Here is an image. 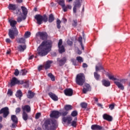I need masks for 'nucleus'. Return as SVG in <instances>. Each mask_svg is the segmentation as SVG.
I'll return each mask as SVG.
<instances>
[{
  "label": "nucleus",
  "instance_id": "obj_35",
  "mask_svg": "<svg viewBox=\"0 0 130 130\" xmlns=\"http://www.w3.org/2000/svg\"><path fill=\"white\" fill-rule=\"evenodd\" d=\"M76 60H77V61H78V62H79L80 63H81V62H83V61H84V60L83 59V58L81 56H78L76 57Z\"/></svg>",
  "mask_w": 130,
  "mask_h": 130
},
{
  "label": "nucleus",
  "instance_id": "obj_64",
  "mask_svg": "<svg viewBox=\"0 0 130 130\" xmlns=\"http://www.w3.org/2000/svg\"><path fill=\"white\" fill-rule=\"evenodd\" d=\"M77 53L78 54H82V51H81L80 50H78Z\"/></svg>",
  "mask_w": 130,
  "mask_h": 130
},
{
  "label": "nucleus",
  "instance_id": "obj_41",
  "mask_svg": "<svg viewBox=\"0 0 130 130\" xmlns=\"http://www.w3.org/2000/svg\"><path fill=\"white\" fill-rule=\"evenodd\" d=\"M25 39L24 38H21L18 40V43H25Z\"/></svg>",
  "mask_w": 130,
  "mask_h": 130
},
{
  "label": "nucleus",
  "instance_id": "obj_12",
  "mask_svg": "<svg viewBox=\"0 0 130 130\" xmlns=\"http://www.w3.org/2000/svg\"><path fill=\"white\" fill-rule=\"evenodd\" d=\"M59 114H60L59 112L57 111H53L50 114V117H52V118H58V117H59Z\"/></svg>",
  "mask_w": 130,
  "mask_h": 130
},
{
  "label": "nucleus",
  "instance_id": "obj_27",
  "mask_svg": "<svg viewBox=\"0 0 130 130\" xmlns=\"http://www.w3.org/2000/svg\"><path fill=\"white\" fill-rule=\"evenodd\" d=\"M21 81H23V82L21 84H23V86L25 88H28L29 87V81L27 80H21Z\"/></svg>",
  "mask_w": 130,
  "mask_h": 130
},
{
  "label": "nucleus",
  "instance_id": "obj_34",
  "mask_svg": "<svg viewBox=\"0 0 130 130\" xmlns=\"http://www.w3.org/2000/svg\"><path fill=\"white\" fill-rule=\"evenodd\" d=\"M48 76L49 77V78H50L51 81H55V78L54 77V76H53V75H52V74L49 73L48 74Z\"/></svg>",
  "mask_w": 130,
  "mask_h": 130
},
{
  "label": "nucleus",
  "instance_id": "obj_55",
  "mask_svg": "<svg viewBox=\"0 0 130 130\" xmlns=\"http://www.w3.org/2000/svg\"><path fill=\"white\" fill-rule=\"evenodd\" d=\"M91 87L88 84H85V88L88 89V90H90Z\"/></svg>",
  "mask_w": 130,
  "mask_h": 130
},
{
  "label": "nucleus",
  "instance_id": "obj_32",
  "mask_svg": "<svg viewBox=\"0 0 130 130\" xmlns=\"http://www.w3.org/2000/svg\"><path fill=\"white\" fill-rule=\"evenodd\" d=\"M53 21H54V16L51 14L49 16L48 22L49 23H52Z\"/></svg>",
  "mask_w": 130,
  "mask_h": 130
},
{
  "label": "nucleus",
  "instance_id": "obj_33",
  "mask_svg": "<svg viewBox=\"0 0 130 130\" xmlns=\"http://www.w3.org/2000/svg\"><path fill=\"white\" fill-rule=\"evenodd\" d=\"M58 51L59 52V53H62V52H64V51H66V50H64V47H63V45H62L61 46L58 47Z\"/></svg>",
  "mask_w": 130,
  "mask_h": 130
},
{
  "label": "nucleus",
  "instance_id": "obj_37",
  "mask_svg": "<svg viewBox=\"0 0 130 130\" xmlns=\"http://www.w3.org/2000/svg\"><path fill=\"white\" fill-rule=\"evenodd\" d=\"M61 23V21L59 20V19H57V21H56V24H57V28L58 29H60L61 28V26H60V24Z\"/></svg>",
  "mask_w": 130,
  "mask_h": 130
},
{
  "label": "nucleus",
  "instance_id": "obj_56",
  "mask_svg": "<svg viewBox=\"0 0 130 130\" xmlns=\"http://www.w3.org/2000/svg\"><path fill=\"white\" fill-rule=\"evenodd\" d=\"M21 111V109L20 108H17L16 109L15 112L16 113H19Z\"/></svg>",
  "mask_w": 130,
  "mask_h": 130
},
{
  "label": "nucleus",
  "instance_id": "obj_51",
  "mask_svg": "<svg viewBox=\"0 0 130 130\" xmlns=\"http://www.w3.org/2000/svg\"><path fill=\"white\" fill-rule=\"evenodd\" d=\"M19 74H20L19 70L18 69H16L14 72L15 76H19Z\"/></svg>",
  "mask_w": 130,
  "mask_h": 130
},
{
  "label": "nucleus",
  "instance_id": "obj_19",
  "mask_svg": "<svg viewBox=\"0 0 130 130\" xmlns=\"http://www.w3.org/2000/svg\"><path fill=\"white\" fill-rule=\"evenodd\" d=\"M49 96L52 99V100H54V101H57L58 100V98H57V96L55 95L54 93L52 92H49L48 93Z\"/></svg>",
  "mask_w": 130,
  "mask_h": 130
},
{
  "label": "nucleus",
  "instance_id": "obj_58",
  "mask_svg": "<svg viewBox=\"0 0 130 130\" xmlns=\"http://www.w3.org/2000/svg\"><path fill=\"white\" fill-rule=\"evenodd\" d=\"M33 58H34V55H31L29 57L28 60H31V59H33Z\"/></svg>",
  "mask_w": 130,
  "mask_h": 130
},
{
  "label": "nucleus",
  "instance_id": "obj_1",
  "mask_svg": "<svg viewBox=\"0 0 130 130\" xmlns=\"http://www.w3.org/2000/svg\"><path fill=\"white\" fill-rule=\"evenodd\" d=\"M52 47V42L50 40L44 41L38 47V53L40 56H44L51 50Z\"/></svg>",
  "mask_w": 130,
  "mask_h": 130
},
{
  "label": "nucleus",
  "instance_id": "obj_25",
  "mask_svg": "<svg viewBox=\"0 0 130 130\" xmlns=\"http://www.w3.org/2000/svg\"><path fill=\"white\" fill-rule=\"evenodd\" d=\"M11 119L14 123H18V118H17V116L16 115H12Z\"/></svg>",
  "mask_w": 130,
  "mask_h": 130
},
{
  "label": "nucleus",
  "instance_id": "obj_31",
  "mask_svg": "<svg viewBox=\"0 0 130 130\" xmlns=\"http://www.w3.org/2000/svg\"><path fill=\"white\" fill-rule=\"evenodd\" d=\"M78 120V118L75 117L74 120H73L71 123V125L74 127H76L77 126V121Z\"/></svg>",
  "mask_w": 130,
  "mask_h": 130
},
{
  "label": "nucleus",
  "instance_id": "obj_6",
  "mask_svg": "<svg viewBox=\"0 0 130 130\" xmlns=\"http://www.w3.org/2000/svg\"><path fill=\"white\" fill-rule=\"evenodd\" d=\"M35 19L37 20V23L38 25H41L42 24V22L43 21L46 23L47 22L48 19L47 18V16L44 15L41 16L40 15H37L35 17Z\"/></svg>",
  "mask_w": 130,
  "mask_h": 130
},
{
  "label": "nucleus",
  "instance_id": "obj_2",
  "mask_svg": "<svg viewBox=\"0 0 130 130\" xmlns=\"http://www.w3.org/2000/svg\"><path fill=\"white\" fill-rule=\"evenodd\" d=\"M9 23H10L11 29L9 30L8 35L11 39H15V36H17L19 34V31L17 29L16 25H17V21L12 19L9 20Z\"/></svg>",
  "mask_w": 130,
  "mask_h": 130
},
{
  "label": "nucleus",
  "instance_id": "obj_21",
  "mask_svg": "<svg viewBox=\"0 0 130 130\" xmlns=\"http://www.w3.org/2000/svg\"><path fill=\"white\" fill-rule=\"evenodd\" d=\"M62 120L63 122H68L69 124H70L73 120V119L72 118V117H63Z\"/></svg>",
  "mask_w": 130,
  "mask_h": 130
},
{
  "label": "nucleus",
  "instance_id": "obj_18",
  "mask_svg": "<svg viewBox=\"0 0 130 130\" xmlns=\"http://www.w3.org/2000/svg\"><path fill=\"white\" fill-rule=\"evenodd\" d=\"M91 129L92 130H102L104 129L103 127L98 125V124H93L91 127Z\"/></svg>",
  "mask_w": 130,
  "mask_h": 130
},
{
  "label": "nucleus",
  "instance_id": "obj_29",
  "mask_svg": "<svg viewBox=\"0 0 130 130\" xmlns=\"http://www.w3.org/2000/svg\"><path fill=\"white\" fill-rule=\"evenodd\" d=\"M8 9L9 10H11L12 11H15L16 9H17V7H16V5H13V4H9Z\"/></svg>",
  "mask_w": 130,
  "mask_h": 130
},
{
  "label": "nucleus",
  "instance_id": "obj_59",
  "mask_svg": "<svg viewBox=\"0 0 130 130\" xmlns=\"http://www.w3.org/2000/svg\"><path fill=\"white\" fill-rule=\"evenodd\" d=\"M16 126H17V123H14L12 124V128H15V127H16Z\"/></svg>",
  "mask_w": 130,
  "mask_h": 130
},
{
  "label": "nucleus",
  "instance_id": "obj_60",
  "mask_svg": "<svg viewBox=\"0 0 130 130\" xmlns=\"http://www.w3.org/2000/svg\"><path fill=\"white\" fill-rule=\"evenodd\" d=\"M6 41L7 43H11V42H12V41H11V40L10 39H6Z\"/></svg>",
  "mask_w": 130,
  "mask_h": 130
},
{
  "label": "nucleus",
  "instance_id": "obj_4",
  "mask_svg": "<svg viewBox=\"0 0 130 130\" xmlns=\"http://www.w3.org/2000/svg\"><path fill=\"white\" fill-rule=\"evenodd\" d=\"M44 125L45 130H55L57 127V122L55 119H50L45 121Z\"/></svg>",
  "mask_w": 130,
  "mask_h": 130
},
{
  "label": "nucleus",
  "instance_id": "obj_3",
  "mask_svg": "<svg viewBox=\"0 0 130 130\" xmlns=\"http://www.w3.org/2000/svg\"><path fill=\"white\" fill-rule=\"evenodd\" d=\"M108 77L109 78V80L116 81H114V83L119 89H120V90H124V86L122 84H125V83H126V79L118 80L116 79V78L114 77V75H111L110 74L108 75Z\"/></svg>",
  "mask_w": 130,
  "mask_h": 130
},
{
  "label": "nucleus",
  "instance_id": "obj_39",
  "mask_svg": "<svg viewBox=\"0 0 130 130\" xmlns=\"http://www.w3.org/2000/svg\"><path fill=\"white\" fill-rule=\"evenodd\" d=\"M80 105H81L82 108L86 109V108H87V107L88 106V104H87V103H81L80 104Z\"/></svg>",
  "mask_w": 130,
  "mask_h": 130
},
{
  "label": "nucleus",
  "instance_id": "obj_7",
  "mask_svg": "<svg viewBox=\"0 0 130 130\" xmlns=\"http://www.w3.org/2000/svg\"><path fill=\"white\" fill-rule=\"evenodd\" d=\"M58 4L61 6L64 12H67V11H68V9H69V10L72 9V6L71 5H67L66 6V4H64V1L63 0H60L58 2Z\"/></svg>",
  "mask_w": 130,
  "mask_h": 130
},
{
  "label": "nucleus",
  "instance_id": "obj_5",
  "mask_svg": "<svg viewBox=\"0 0 130 130\" xmlns=\"http://www.w3.org/2000/svg\"><path fill=\"white\" fill-rule=\"evenodd\" d=\"M85 82V76L83 74L80 73L77 75L76 82L79 86H83Z\"/></svg>",
  "mask_w": 130,
  "mask_h": 130
},
{
  "label": "nucleus",
  "instance_id": "obj_24",
  "mask_svg": "<svg viewBox=\"0 0 130 130\" xmlns=\"http://www.w3.org/2000/svg\"><path fill=\"white\" fill-rule=\"evenodd\" d=\"M102 84L105 87H109V86H110V81L103 79L102 80Z\"/></svg>",
  "mask_w": 130,
  "mask_h": 130
},
{
  "label": "nucleus",
  "instance_id": "obj_53",
  "mask_svg": "<svg viewBox=\"0 0 130 130\" xmlns=\"http://www.w3.org/2000/svg\"><path fill=\"white\" fill-rule=\"evenodd\" d=\"M67 114H68L67 111H64L61 113V115H62V116H66V115H67Z\"/></svg>",
  "mask_w": 130,
  "mask_h": 130
},
{
  "label": "nucleus",
  "instance_id": "obj_20",
  "mask_svg": "<svg viewBox=\"0 0 130 130\" xmlns=\"http://www.w3.org/2000/svg\"><path fill=\"white\" fill-rule=\"evenodd\" d=\"M104 119L108 120V121H112V117L107 114H104L103 116Z\"/></svg>",
  "mask_w": 130,
  "mask_h": 130
},
{
  "label": "nucleus",
  "instance_id": "obj_17",
  "mask_svg": "<svg viewBox=\"0 0 130 130\" xmlns=\"http://www.w3.org/2000/svg\"><path fill=\"white\" fill-rule=\"evenodd\" d=\"M38 34L42 40H45L47 38V33L45 32H38Z\"/></svg>",
  "mask_w": 130,
  "mask_h": 130
},
{
  "label": "nucleus",
  "instance_id": "obj_14",
  "mask_svg": "<svg viewBox=\"0 0 130 130\" xmlns=\"http://www.w3.org/2000/svg\"><path fill=\"white\" fill-rule=\"evenodd\" d=\"M53 61L52 60H48L46 62L45 64H43V68L45 70H48L49 68H50L51 63H52Z\"/></svg>",
  "mask_w": 130,
  "mask_h": 130
},
{
  "label": "nucleus",
  "instance_id": "obj_52",
  "mask_svg": "<svg viewBox=\"0 0 130 130\" xmlns=\"http://www.w3.org/2000/svg\"><path fill=\"white\" fill-rule=\"evenodd\" d=\"M82 40H83V38H82V37H80L78 39V41L80 44H83Z\"/></svg>",
  "mask_w": 130,
  "mask_h": 130
},
{
  "label": "nucleus",
  "instance_id": "obj_22",
  "mask_svg": "<svg viewBox=\"0 0 130 130\" xmlns=\"http://www.w3.org/2000/svg\"><path fill=\"white\" fill-rule=\"evenodd\" d=\"M95 71L96 72H98V71H102L103 73H104L105 72V70L103 69V67H102L101 65H100V63H98L97 66L95 67Z\"/></svg>",
  "mask_w": 130,
  "mask_h": 130
},
{
  "label": "nucleus",
  "instance_id": "obj_38",
  "mask_svg": "<svg viewBox=\"0 0 130 130\" xmlns=\"http://www.w3.org/2000/svg\"><path fill=\"white\" fill-rule=\"evenodd\" d=\"M31 36V32L30 31H26L24 34L25 38H29Z\"/></svg>",
  "mask_w": 130,
  "mask_h": 130
},
{
  "label": "nucleus",
  "instance_id": "obj_54",
  "mask_svg": "<svg viewBox=\"0 0 130 130\" xmlns=\"http://www.w3.org/2000/svg\"><path fill=\"white\" fill-rule=\"evenodd\" d=\"M109 108L111 110H113V109H114V105L113 104L110 105Z\"/></svg>",
  "mask_w": 130,
  "mask_h": 130
},
{
  "label": "nucleus",
  "instance_id": "obj_23",
  "mask_svg": "<svg viewBox=\"0 0 130 130\" xmlns=\"http://www.w3.org/2000/svg\"><path fill=\"white\" fill-rule=\"evenodd\" d=\"M15 96H16L17 98H19V100H21V98H22V96H23L22 91H21V90H17L15 94Z\"/></svg>",
  "mask_w": 130,
  "mask_h": 130
},
{
  "label": "nucleus",
  "instance_id": "obj_49",
  "mask_svg": "<svg viewBox=\"0 0 130 130\" xmlns=\"http://www.w3.org/2000/svg\"><path fill=\"white\" fill-rule=\"evenodd\" d=\"M62 39H60L59 41V42L58 43V47H59L60 46H62Z\"/></svg>",
  "mask_w": 130,
  "mask_h": 130
},
{
  "label": "nucleus",
  "instance_id": "obj_44",
  "mask_svg": "<svg viewBox=\"0 0 130 130\" xmlns=\"http://www.w3.org/2000/svg\"><path fill=\"white\" fill-rule=\"evenodd\" d=\"M77 24H78V21L77 20H73L72 25L74 27H76Z\"/></svg>",
  "mask_w": 130,
  "mask_h": 130
},
{
  "label": "nucleus",
  "instance_id": "obj_9",
  "mask_svg": "<svg viewBox=\"0 0 130 130\" xmlns=\"http://www.w3.org/2000/svg\"><path fill=\"white\" fill-rule=\"evenodd\" d=\"M83 0H77L74 4V7L73 8V13H77V9H80L81 8V4L82 3Z\"/></svg>",
  "mask_w": 130,
  "mask_h": 130
},
{
  "label": "nucleus",
  "instance_id": "obj_48",
  "mask_svg": "<svg viewBox=\"0 0 130 130\" xmlns=\"http://www.w3.org/2000/svg\"><path fill=\"white\" fill-rule=\"evenodd\" d=\"M88 91H90V89H88V88H86V87H84L83 89V93H84V94H86V93H87Z\"/></svg>",
  "mask_w": 130,
  "mask_h": 130
},
{
  "label": "nucleus",
  "instance_id": "obj_42",
  "mask_svg": "<svg viewBox=\"0 0 130 130\" xmlns=\"http://www.w3.org/2000/svg\"><path fill=\"white\" fill-rule=\"evenodd\" d=\"M27 74V71L22 70L20 72V76H25Z\"/></svg>",
  "mask_w": 130,
  "mask_h": 130
},
{
  "label": "nucleus",
  "instance_id": "obj_61",
  "mask_svg": "<svg viewBox=\"0 0 130 130\" xmlns=\"http://www.w3.org/2000/svg\"><path fill=\"white\" fill-rule=\"evenodd\" d=\"M43 66H41L38 68V70L39 71H41V70H42V69H43Z\"/></svg>",
  "mask_w": 130,
  "mask_h": 130
},
{
  "label": "nucleus",
  "instance_id": "obj_16",
  "mask_svg": "<svg viewBox=\"0 0 130 130\" xmlns=\"http://www.w3.org/2000/svg\"><path fill=\"white\" fill-rule=\"evenodd\" d=\"M64 93L66 96H73V89L71 88L65 89Z\"/></svg>",
  "mask_w": 130,
  "mask_h": 130
},
{
  "label": "nucleus",
  "instance_id": "obj_15",
  "mask_svg": "<svg viewBox=\"0 0 130 130\" xmlns=\"http://www.w3.org/2000/svg\"><path fill=\"white\" fill-rule=\"evenodd\" d=\"M22 109L23 112H27V113H29V112L31 111V108L29 106V105H25L22 106Z\"/></svg>",
  "mask_w": 130,
  "mask_h": 130
},
{
  "label": "nucleus",
  "instance_id": "obj_50",
  "mask_svg": "<svg viewBox=\"0 0 130 130\" xmlns=\"http://www.w3.org/2000/svg\"><path fill=\"white\" fill-rule=\"evenodd\" d=\"M41 116V113H38L36 115V119H38L39 117Z\"/></svg>",
  "mask_w": 130,
  "mask_h": 130
},
{
  "label": "nucleus",
  "instance_id": "obj_26",
  "mask_svg": "<svg viewBox=\"0 0 130 130\" xmlns=\"http://www.w3.org/2000/svg\"><path fill=\"white\" fill-rule=\"evenodd\" d=\"M27 98H28L29 99H31L34 97V93L33 92H32L31 90H29L27 93Z\"/></svg>",
  "mask_w": 130,
  "mask_h": 130
},
{
  "label": "nucleus",
  "instance_id": "obj_13",
  "mask_svg": "<svg viewBox=\"0 0 130 130\" xmlns=\"http://www.w3.org/2000/svg\"><path fill=\"white\" fill-rule=\"evenodd\" d=\"M21 10L22 11V13L24 15V16H23V19L25 20L27 14H28V9H27L26 7L22 6L21 7Z\"/></svg>",
  "mask_w": 130,
  "mask_h": 130
},
{
  "label": "nucleus",
  "instance_id": "obj_46",
  "mask_svg": "<svg viewBox=\"0 0 130 130\" xmlns=\"http://www.w3.org/2000/svg\"><path fill=\"white\" fill-rule=\"evenodd\" d=\"M7 94L9 96H12L13 95V91L11 89H9L7 92Z\"/></svg>",
  "mask_w": 130,
  "mask_h": 130
},
{
  "label": "nucleus",
  "instance_id": "obj_45",
  "mask_svg": "<svg viewBox=\"0 0 130 130\" xmlns=\"http://www.w3.org/2000/svg\"><path fill=\"white\" fill-rule=\"evenodd\" d=\"M71 62H72V63L74 66H77V60H76V59H75L74 58H72L71 59Z\"/></svg>",
  "mask_w": 130,
  "mask_h": 130
},
{
  "label": "nucleus",
  "instance_id": "obj_10",
  "mask_svg": "<svg viewBox=\"0 0 130 130\" xmlns=\"http://www.w3.org/2000/svg\"><path fill=\"white\" fill-rule=\"evenodd\" d=\"M2 113H3V117L6 118V117H7V116H8L10 113V112L9 111V108L6 107L2 108L0 110V114H2Z\"/></svg>",
  "mask_w": 130,
  "mask_h": 130
},
{
  "label": "nucleus",
  "instance_id": "obj_36",
  "mask_svg": "<svg viewBox=\"0 0 130 130\" xmlns=\"http://www.w3.org/2000/svg\"><path fill=\"white\" fill-rule=\"evenodd\" d=\"M64 108L67 111L72 110V109H73V107H72L70 105H67L65 106Z\"/></svg>",
  "mask_w": 130,
  "mask_h": 130
},
{
  "label": "nucleus",
  "instance_id": "obj_43",
  "mask_svg": "<svg viewBox=\"0 0 130 130\" xmlns=\"http://www.w3.org/2000/svg\"><path fill=\"white\" fill-rule=\"evenodd\" d=\"M71 115L73 116V117L77 116V115H78V112L77 111H73L71 113Z\"/></svg>",
  "mask_w": 130,
  "mask_h": 130
},
{
  "label": "nucleus",
  "instance_id": "obj_62",
  "mask_svg": "<svg viewBox=\"0 0 130 130\" xmlns=\"http://www.w3.org/2000/svg\"><path fill=\"white\" fill-rule=\"evenodd\" d=\"M83 68H87L88 66L86 64V63H84L82 65Z\"/></svg>",
  "mask_w": 130,
  "mask_h": 130
},
{
  "label": "nucleus",
  "instance_id": "obj_30",
  "mask_svg": "<svg viewBox=\"0 0 130 130\" xmlns=\"http://www.w3.org/2000/svg\"><path fill=\"white\" fill-rule=\"evenodd\" d=\"M22 118L23 119V120H25V121H26V120H28V114H27V113L26 112H23L22 113Z\"/></svg>",
  "mask_w": 130,
  "mask_h": 130
},
{
  "label": "nucleus",
  "instance_id": "obj_8",
  "mask_svg": "<svg viewBox=\"0 0 130 130\" xmlns=\"http://www.w3.org/2000/svg\"><path fill=\"white\" fill-rule=\"evenodd\" d=\"M23 82L24 81H21V80L20 81L18 80L16 77H13L11 81L10 85L11 87H13V86H15V85H17V84L18 85H22Z\"/></svg>",
  "mask_w": 130,
  "mask_h": 130
},
{
  "label": "nucleus",
  "instance_id": "obj_57",
  "mask_svg": "<svg viewBox=\"0 0 130 130\" xmlns=\"http://www.w3.org/2000/svg\"><path fill=\"white\" fill-rule=\"evenodd\" d=\"M67 43L69 45H73V42H72L70 40L67 41Z\"/></svg>",
  "mask_w": 130,
  "mask_h": 130
},
{
  "label": "nucleus",
  "instance_id": "obj_28",
  "mask_svg": "<svg viewBox=\"0 0 130 130\" xmlns=\"http://www.w3.org/2000/svg\"><path fill=\"white\" fill-rule=\"evenodd\" d=\"M18 49L19 50V51H20L21 52H23V51H24V50L26 49V45H19L18 47Z\"/></svg>",
  "mask_w": 130,
  "mask_h": 130
},
{
  "label": "nucleus",
  "instance_id": "obj_47",
  "mask_svg": "<svg viewBox=\"0 0 130 130\" xmlns=\"http://www.w3.org/2000/svg\"><path fill=\"white\" fill-rule=\"evenodd\" d=\"M22 20H24V19H23V17H22V18L21 17H18L17 18V21L18 22V23H21V22H22Z\"/></svg>",
  "mask_w": 130,
  "mask_h": 130
},
{
  "label": "nucleus",
  "instance_id": "obj_40",
  "mask_svg": "<svg viewBox=\"0 0 130 130\" xmlns=\"http://www.w3.org/2000/svg\"><path fill=\"white\" fill-rule=\"evenodd\" d=\"M94 76L95 80H99V78H100V75L98 74L96 72L94 73Z\"/></svg>",
  "mask_w": 130,
  "mask_h": 130
},
{
  "label": "nucleus",
  "instance_id": "obj_63",
  "mask_svg": "<svg viewBox=\"0 0 130 130\" xmlns=\"http://www.w3.org/2000/svg\"><path fill=\"white\" fill-rule=\"evenodd\" d=\"M18 11V12L16 13V14H17L18 15H22V13H21V11H20V10H17Z\"/></svg>",
  "mask_w": 130,
  "mask_h": 130
},
{
  "label": "nucleus",
  "instance_id": "obj_11",
  "mask_svg": "<svg viewBox=\"0 0 130 130\" xmlns=\"http://www.w3.org/2000/svg\"><path fill=\"white\" fill-rule=\"evenodd\" d=\"M67 57H63L62 58H58L57 59V61L59 66V67H62V66H64L66 62H67Z\"/></svg>",
  "mask_w": 130,
  "mask_h": 130
}]
</instances>
